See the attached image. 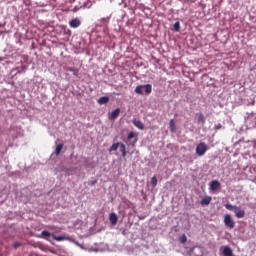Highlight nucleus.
Wrapping results in <instances>:
<instances>
[{"instance_id":"nucleus-1","label":"nucleus","mask_w":256,"mask_h":256,"mask_svg":"<svg viewBox=\"0 0 256 256\" xmlns=\"http://www.w3.org/2000/svg\"><path fill=\"white\" fill-rule=\"evenodd\" d=\"M143 89L146 95H151L153 86L151 84L139 85L135 88V93H137V95H143Z\"/></svg>"},{"instance_id":"nucleus-2","label":"nucleus","mask_w":256,"mask_h":256,"mask_svg":"<svg viewBox=\"0 0 256 256\" xmlns=\"http://www.w3.org/2000/svg\"><path fill=\"white\" fill-rule=\"evenodd\" d=\"M208 149H209V147L207 146V144H205V142H200L196 146V155H198V157H203V155H205V153H207Z\"/></svg>"},{"instance_id":"nucleus-3","label":"nucleus","mask_w":256,"mask_h":256,"mask_svg":"<svg viewBox=\"0 0 256 256\" xmlns=\"http://www.w3.org/2000/svg\"><path fill=\"white\" fill-rule=\"evenodd\" d=\"M224 225L228 227V229H234L235 228V221H233V218H231V215L226 214L224 216Z\"/></svg>"},{"instance_id":"nucleus-4","label":"nucleus","mask_w":256,"mask_h":256,"mask_svg":"<svg viewBox=\"0 0 256 256\" xmlns=\"http://www.w3.org/2000/svg\"><path fill=\"white\" fill-rule=\"evenodd\" d=\"M69 26L72 29H77V27H81V19L73 18L72 20L69 21Z\"/></svg>"},{"instance_id":"nucleus-5","label":"nucleus","mask_w":256,"mask_h":256,"mask_svg":"<svg viewBox=\"0 0 256 256\" xmlns=\"http://www.w3.org/2000/svg\"><path fill=\"white\" fill-rule=\"evenodd\" d=\"M120 114H121V109L116 108L114 111L111 112V114H109L108 119L110 121H115V119H117V117H119Z\"/></svg>"},{"instance_id":"nucleus-6","label":"nucleus","mask_w":256,"mask_h":256,"mask_svg":"<svg viewBox=\"0 0 256 256\" xmlns=\"http://www.w3.org/2000/svg\"><path fill=\"white\" fill-rule=\"evenodd\" d=\"M221 188V182L218 180H213L210 183V191H218Z\"/></svg>"},{"instance_id":"nucleus-7","label":"nucleus","mask_w":256,"mask_h":256,"mask_svg":"<svg viewBox=\"0 0 256 256\" xmlns=\"http://www.w3.org/2000/svg\"><path fill=\"white\" fill-rule=\"evenodd\" d=\"M52 238L54 241H71V236H57L52 234Z\"/></svg>"},{"instance_id":"nucleus-8","label":"nucleus","mask_w":256,"mask_h":256,"mask_svg":"<svg viewBox=\"0 0 256 256\" xmlns=\"http://www.w3.org/2000/svg\"><path fill=\"white\" fill-rule=\"evenodd\" d=\"M234 213L237 219H243V217H245V210H241V208L239 207H236V210H234Z\"/></svg>"},{"instance_id":"nucleus-9","label":"nucleus","mask_w":256,"mask_h":256,"mask_svg":"<svg viewBox=\"0 0 256 256\" xmlns=\"http://www.w3.org/2000/svg\"><path fill=\"white\" fill-rule=\"evenodd\" d=\"M211 201H212L211 196H205V197H203V198L201 199L200 205H202V206L210 205Z\"/></svg>"},{"instance_id":"nucleus-10","label":"nucleus","mask_w":256,"mask_h":256,"mask_svg":"<svg viewBox=\"0 0 256 256\" xmlns=\"http://www.w3.org/2000/svg\"><path fill=\"white\" fill-rule=\"evenodd\" d=\"M133 125H135V127H137V129H145V125L143 124V122H141L140 120L134 119L132 120Z\"/></svg>"},{"instance_id":"nucleus-11","label":"nucleus","mask_w":256,"mask_h":256,"mask_svg":"<svg viewBox=\"0 0 256 256\" xmlns=\"http://www.w3.org/2000/svg\"><path fill=\"white\" fill-rule=\"evenodd\" d=\"M118 219L119 218L117 217V214H115V213L110 214L109 221H110L111 225H117Z\"/></svg>"},{"instance_id":"nucleus-12","label":"nucleus","mask_w":256,"mask_h":256,"mask_svg":"<svg viewBox=\"0 0 256 256\" xmlns=\"http://www.w3.org/2000/svg\"><path fill=\"white\" fill-rule=\"evenodd\" d=\"M171 133H177V125H175V120L171 119L169 123Z\"/></svg>"},{"instance_id":"nucleus-13","label":"nucleus","mask_w":256,"mask_h":256,"mask_svg":"<svg viewBox=\"0 0 256 256\" xmlns=\"http://www.w3.org/2000/svg\"><path fill=\"white\" fill-rule=\"evenodd\" d=\"M132 139H134L132 145H135L137 143V134L135 132H130L128 134V141H131Z\"/></svg>"},{"instance_id":"nucleus-14","label":"nucleus","mask_w":256,"mask_h":256,"mask_svg":"<svg viewBox=\"0 0 256 256\" xmlns=\"http://www.w3.org/2000/svg\"><path fill=\"white\" fill-rule=\"evenodd\" d=\"M224 256H233V250L229 246H225L223 249Z\"/></svg>"},{"instance_id":"nucleus-15","label":"nucleus","mask_w":256,"mask_h":256,"mask_svg":"<svg viewBox=\"0 0 256 256\" xmlns=\"http://www.w3.org/2000/svg\"><path fill=\"white\" fill-rule=\"evenodd\" d=\"M99 105H107L109 103V97L103 96L98 99Z\"/></svg>"},{"instance_id":"nucleus-16","label":"nucleus","mask_w":256,"mask_h":256,"mask_svg":"<svg viewBox=\"0 0 256 256\" xmlns=\"http://www.w3.org/2000/svg\"><path fill=\"white\" fill-rule=\"evenodd\" d=\"M197 117V122L201 123V125H205V116L203 115V113H198Z\"/></svg>"},{"instance_id":"nucleus-17","label":"nucleus","mask_w":256,"mask_h":256,"mask_svg":"<svg viewBox=\"0 0 256 256\" xmlns=\"http://www.w3.org/2000/svg\"><path fill=\"white\" fill-rule=\"evenodd\" d=\"M121 147V143L117 142L112 144V146L109 148V153H112V151H117Z\"/></svg>"},{"instance_id":"nucleus-18","label":"nucleus","mask_w":256,"mask_h":256,"mask_svg":"<svg viewBox=\"0 0 256 256\" xmlns=\"http://www.w3.org/2000/svg\"><path fill=\"white\" fill-rule=\"evenodd\" d=\"M41 237L43 239H49V237H53V234H51V232L47 231V230H44L42 231L41 233Z\"/></svg>"},{"instance_id":"nucleus-19","label":"nucleus","mask_w":256,"mask_h":256,"mask_svg":"<svg viewBox=\"0 0 256 256\" xmlns=\"http://www.w3.org/2000/svg\"><path fill=\"white\" fill-rule=\"evenodd\" d=\"M120 151L122 153V157H127V149L125 147V144H120Z\"/></svg>"},{"instance_id":"nucleus-20","label":"nucleus","mask_w":256,"mask_h":256,"mask_svg":"<svg viewBox=\"0 0 256 256\" xmlns=\"http://www.w3.org/2000/svg\"><path fill=\"white\" fill-rule=\"evenodd\" d=\"M61 151H63V144H58V145L56 146L55 154H56L57 156H59V155H61Z\"/></svg>"},{"instance_id":"nucleus-21","label":"nucleus","mask_w":256,"mask_h":256,"mask_svg":"<svg viewBox=\"0 0 256 256\" xmlns=\"http://www.w3.org/2000/svg\"><path fill=\"white\" fill-rule=\"evenodd\" d=\"M225 207H226V209H228V211H236V209H237V206H233V204H225Z\"/></svg>"},{"instance_id":"nucleus-22","label":"nucleus","mask_w":256,"mask_h":256,"mask_svg":"<svg viewBox=\"0 0 256 256\" xmlns=\"http://www.w3.org/2000/svg\"><path fill=\"white\" fill-rule=\"evenodd\" d=\"M67 71H70L71 73H73V75H75V77H77L79 75V70L73 68V67H69L67 69Z\"/></svg>"},{"instance_id":"nucleus-23","label":"nucleus","mask_w":256,"mask_h":256,"mask_svg":"<svg viewBox=\"0 0 256 256\" xmlns=\"http://www.w3.org/2000/svg\"><path fill=\"white\" fill-rule=\"evenodd\" d=\"M150 185H151V187H157V177L156 176L151 178Z\"/></svg>"},{"instance_id":"nucleus-24","label":"nucleus","mask_w":256,"mask_h":256,"mask_svg":"<svg viewBox=\"0 0 256 256\" xmlns=\"http://www.w3.org/2000/svg\"><path fill=\"white\" fill-rule=\"evenodd\" d=\"M179 241H180V243H182L184 245V243H187V236L185 234H182L179 237Z\"/></svg>"},{"instance_id":"nucleus-25","label":"nucleus","mask_w":256,"mask_h":256,"mask_svg":"<svg viewBox=\"0 0 256 256\" xmlns=\"http://www.w3.org/2000/svg\"><path fill=\"white\" fill-rule=\"evenodd\" d=\"M173 27H174V31H181V23L180 22H175Z\"/></svg>"},{"instance_id":"nucleus-26","label":"nucleus","mask_w":256,"mask_h":256,"mask_svg":"<svg viewBox=\"0 0 256 256\" xmlns=\"http://www.w3.org/2000/svg\"><path fill=\"white\" fill-rule=\"evenodd\" d=\"M100 23H109V19L102 18V19H100Z\"/></svg>"},{"instance_id":"nucleus-27","label":"nucleus","mask_w":256,"mask_h":256,"mask_svg":"<svg viewBox=\"0 0 256 256\" xmlns=\"http://www.w3.org/2000/svg\"><path fill=\"white\" fill-rule=\"evenodd\" d=\"M13 247L14 249H18V247H21V243L19 242L14 243Z\"/></svg>"},{"instance_id":"nucleus-28","label":"nucleus","mask_w":256,"mask_h":256,"mask_svg":"<svg viewBox=\"0 0 256 256\" xmlns=\"http://www.w3.org/2000/svg\"><path fill=\"white\" fill-rule=\"evenodd\" d=\"M95 183H97V181L92 182V185H95Z\"/></svg>"}]
</instances>
